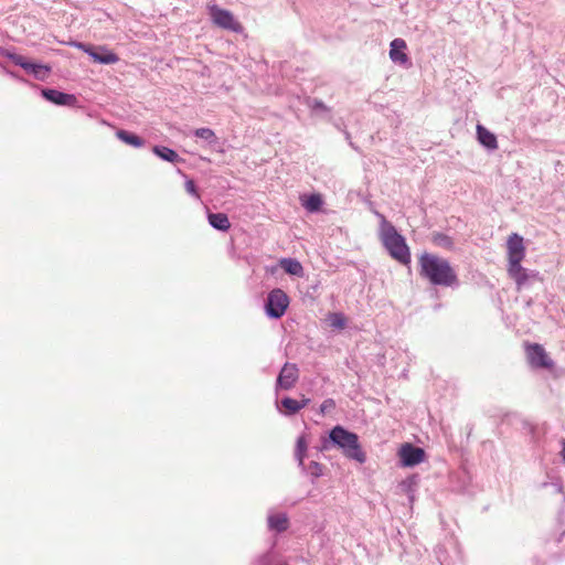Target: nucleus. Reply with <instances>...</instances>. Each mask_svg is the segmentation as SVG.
I'll use <instances>...</instances> for the list:
<instances>
[{
    "instance_id": "1",
    "label": "nucleus",
    "mask_w": 565,
    "mask_h": 565,
    "mask_svg": "<svg viewBox=\"0 0 565 565\" xmlns=\"http://www.w3.org/2000/svg\"><path fill=\"white\" fill-rule=\"evenodd\" d=\"M420 277L430 284L443 287H452L458 284V276L450 263L438 255L423 253L418 257Z\"/></svg>"
},
{
    "instance_id": "2",
    "label": "nucleus",
    "mask_w": 565,
    "mask_h": 565,
    "mask_svg": "<svg viewBox=\"0 0 565 565\" xmlns=\"http://www.w3.org/2000/svg\"><path fill=\"white\" fill-rule=\"evenodd\" d=\"M331 447H337L347 458L355 460L359 463L366 461V454L362 449L359 436L340 425L331 429L329 438L322 444L323 450H329Z\"/></svg>"
},
{
    "instance_id": "3",
    "label": "nucleus",
    "mask_w": 565,
    "mask_h": 565,
    "mask_svg": "<svg viewBox=\"0 0 565 565\" xmlns=\"http://www.w3.org/2000/svg\"><path fill=\"white\" fill-rule=\"evenodd\" d=\"M380 238L391 257L403 265L411 263V252L405 238L384 215H380Z\"/></svg>"
},
{
    "instance_id": "4",
    "label": "nucleus",
    "mask_w": 565,
    "mask_h": 565,
    "mask_svg": "<svg viewBox=\"0 0 565 565\" xmlns=\"http://www.w3.org/2000/svg\"><path fill=\"white\" fill-rule=\"evenodd\" d=\"M207 9L212 22L218 28L236 33H241L243 31V25L235 19L231 11L222 9L216 4H211Z\"/></svg>"
},
{
    "instance_id": "5",
    "label": "nucleus",
    "mask_w": 565,
    "mask_h": 565,
    "mask_svg": "<svg viewBox=\"0 0 565 565\" xmlns=\"http://www.w3.org/2000/svg\"><path fill=\"white\" fill-rule=\"evenodd\" d=\"M289 299L281 289H274L268 294L266 312L269 317L278 319L282 317L288 308Z\"/></svg>"
},
{
    "instance_id": "6",
    "label": "nucleus",
    "mask_w": 565,
    "mask_h": 565,
    "mask_svg": "<svg viewBox=\"0 0 565 565\" xmlns=\"http://www.w3.org/2000/svg\"><path fill=\"white\" fill-rule=\"evenodd\" d=\"M525 351L527 361L532 367L552 369L554 366L553 360L548 356L547 352L541 344H527L525 347Z\"/></svg>"
},
{
    "instance_id": "7",
    "label": "nucleus",
    "mask_w": 565,
    "mask_h": 565,
    "mask_svg": "<svg viewBox=\"0 0 565 565\" xmlns=\"http://www.w3.org/2000/svg\"><path fill=\"white\" fill-rule=\"evenodd\" d=\"M8 57L15 65L21 66L28 73H32L38 79L43 81L50 73V67L42 64H35L26 61V58L20 54L11 53Z\"/></svg>"
},
{
    "instance_id": "8",
    "label": "nucleus",
    "mask_w": 565,
    "mask_h": 565,
    "mask_svg": "<svg viewBox=\"0 0 565 565\" xmlns=\"http://www.w3.org/2000/svg\"><path fill=\"white\" fill-rule=\"evenodd\" d=\"M398 456L403 466L413 467L424 461L425 451L424 449L407 443L401 446Z\"/></svg>"
},
{
    "instance_id": "9",
    "label": "nucleus",
    "mask_w": 565,
    "mask_h": 565,
    "mask_svg": "<svg viewBox=\"0 0 565 565\" xmlns=\"http://www.w3.org/2000/svg\"><path fill=\"white\" fill-rule=\"evenodd\" d=\"M508 264L522 262L525 257L523 237L516 233L511 234L507 241Z\"/></svg>"
},
{
    "instance_id": "10",
    "label": "nucleus",
    "mask_w": 565,
    "mask_h": 565,
    "mask_svg": "<svg viewBox=\"0 0 565 565\" xmlns=\"http://www.w3.org/2000/svg\"><path fill=\"white\" fill-rule=\"evenodd\" d=\"M299 379V370L294 363H286L277 379V386L282 390H290Z\"/></svg>"
},
{
    "instance_id": "11",
    "label": "nucleus",
    "mask_w": 565,
    "mask_h": 565,
    "mask_svg": "<svg viewBox=\"0 0 565 565\" xmlns=\"http://www.w3.org/2000/svg\"><path fill=\"white\" fill-rule=\"evenodd\" d=\"M77 47L82 49L84 52L89 54L95 62L102 64H114L119 61V57L114 52L106 50L105 47H100V53L94 51L90 45H86L83 43L76 44Z\"/></svg>"
},
{
    "instance_id": "12",
    "label": "nucleus",
    "mask_w": 565,
    "mask_h": 565,
    "mask_svg": "<svg viewBox=\"0 0 565 565\" xmlns=\"http://www.w3.org/2000/svg\"><path fill=\"white\" fill-rule=\"evenodd\" d=\"M522 262H515L512 264H508V274L510 278H512L516 284V289L521 290L522 287L530 279V275L527 270L521 265Z\"/></svg>"
},
{
    "instance_id": "13",
    "label": "nucleus",
    "mask_w": 565,
    "mask_h": 565,
    "mask_svg": "<svg viewBox=\"0 0 565 565\" xmlns=\"http://www.w3.org/2000/svg\"><path fill=\"white\" fill-rule=\"evenodd\" d=\"M42 95L46 100L56 105L73 106L77 100L74 95L65 94L56 89H43Z\"/></svg>"
},
{
    "instance_id": "14",
    "label": "nucleus",
    "mask_w": 565,
    "mask_h": 565,
    "mask_svg": "<svg viewBox=\"0 0 565 565\" xmlns=\"http://www.w3.org/2000/svg\"><path fill=\"white\" fill-rule=\"evenodd\" d=\"M407 45L403 39H394L391 42L390 57L394 63L405 65L408 63V56L405 53Z\"/></svg>"
},
{
    "instance_id": "15",
    "label": "nucleus",
    "mask_w": 565,
    "mask_h": 565,
    "mask_svg": "<svg viewBox=\"0 0 565 565\" xmlns=\"http://www.w3.org/2000/svg\"><path fill=\"white\" fill-rule=\"evenodd\" d=\"M477 135L479 142L484 147L489 149L498 148L497 137L482 125H477Z\"/></svg>"
},
{
    "instance_id": "16",
    "label": "nucleus",
    "mask_w": 565,
    "mask_h": 565,
    "mask_svg": "<svg viewBox=\"0 0 565 565\" xmlns=\"http://www.w3.org/2000/svg\"><path fill=\"white\" fill-rule=\"evenodd\" d=\"M268 526L276 532H284L289 526V520L286 513H275L268 516Z\"/></svg>"
},
{
    "instance_id": "17",
    "label": "nucleus",
    "mask_w": 565,
    "mask_h": 565,
    "mask_svg": "<svg viewBox=\"0 0 565 565\" xmlns=\"http://www.w3.org/2000/svg\"><path fill=\"white\" fill-rule=\"evenodd\" d=\"M280 267L289 275L301 277L303 275V267L297 259L281 258L279 260Z\"/></svg>"
},
{
    "instance_id": "18",
    "label": "nucleus",
    "mask_w": 565,
    "mask_h": 565,
    "mask_svg": "<svg viewBox=\"0 0 565 565\" xmlns=\"http://www.w3.org/2000/svg\"><path fill=\"white\" fill-rule=\"evenodd\" d=\"M209 223L216 230L226 232L231 227L230 220L224 213H210Z\"/></svg>"
},
{
    "instance_id": "19",
    "label": "nucleus",
    "mask_w": 565,
    "mask_h": 565,
    "mask_svg": "<svg viewBox=\"0 0 565 565\" xmlns=\"http://www.w3.org/2000/svg\"><path fill=\"white\" fill-rule=\"evenodd\" d=\"M430 241L435 246L441 247L447 250H450L454 247L452 238L444 233H439V232L433 233Z\"/></svg>"
},
{
    "instance_id": "20",
    "label": "nucleus",
    "mask_w": 565,
    "mask_h": 565,
    "mask_svg": "<svg viewBox=\"0 0 565 565\" xmlns=\"http://www.w3.org/2000/svg\"><path fill=\"white\" fill-rule=\"evenodd\" d=\"M116 136L127 145L136 148H140L145 145V141L137 135L128 132L126 130H118Z\"/></svg>"
},
{
    "instance_id": "21",
    "label": "nucleus",
    "mask_w": 565,
    "mask_h": 565,
    "mask_svg": "<svg viewBox=\"0 0 565 565\" xmlns=\"http://www.w3.org/2000/svg\"><path fill=\"white\" fill-rule=\"evenodd\" d=\"M282 413L285 415H294L301 409V404L299 401L294 399L291 397H285L281 401Z\"/></svg>"
},
{
    "instance_id": "22",
    "label": "nucleus",
    "mask_w": 565,
    "mask_h": 565,
    "mask_svg": "<svg viewBox=\"0 0 565 565\" xmlns=\"http://www.w3.org/2000/svg\"><path fill=\"white\" fill-rule=\"evenodd\" d=\"M153 152L161 159L169 162H177L179 160V154L168 147L156 146L153 148Z\"/></svg>"
},
{
    "instance_id": "23",
    "label": "nucleus",
    "mask_w": 565,
    "mask_h": 565,
    "mask_svg": "<svg viewBox=\"0 0 565 565\" xmlns=\"http://www.w3.org/2000/svg\"><path fill=\"white\" fill-rule=\"evenodd\" d=\"M302 205L310 212L320 210L322 205V199L319 194L309 195L302 203Z\"/></svg>"
},
{
    "instance_id": "24",
    "label": "nucleus",
    "mask_w": 565,
    "mask_h": 565,
    "mask_svg": "<svg viewBox=\"0 0 565 565\" xmlns=\"http://www.w3.org/2000/svg\"><path fill=\"white\" fill-rule=\"evenodd\" d=\"M330 326L337 329H344L347 326V318L340 312H333L328 318Z\"/></svg>"
},
{
    "instance_id": "25",
    "label": "nucleus",
    "mask_w": 565,
    "mask_h": 565,
    "mask_svg": "<svg viewBox=\"0 0 565 565\" xmlns=\"http://www.w3.org/2000/svg\"><path fill=\"white\" fill-rule=\"evenodd\" d=\"M194 135L207 141H214L216 139L214 131L210 128H198Z\"/></svg>"
},
{
    "instance_id": "26",
    "label": "nucleus",
    "mask_w": 565,
    "mask_h": 565,
    "mask_svg": "<svg viewBox=\"0 0 565 565\" xmlns=\"http://www.w3.org/2000/svg\"><path fill=\"white\" fill-rule=\"evenodd\" d=\"M307 450V443L303 437L298 438L297 440V447H296V456L299 460V463L302 465L305 454Z\"/></svg>"
},
{
    "instance_id": "27",
    "label": "nucleus",
    "mask_w": 565,
    "mask_h": 565,
    "mask_svg": "<svg viewBox=\"0 0 565 565\" xmlns=\"http://www.w3.org/2000/svg\"><path fill=\"white\" fill-rule=\"evenodd\" d=\"M335 408V402L332 398H327L320 405V414L324 415Z\"/></svg>"
},
{
    "instance_id": "28",
    "label": "nucleus",
    "mask_w": 565,
    "mask_h": 565,
    "mask_svg": "<svg viewBox=\"0 0 565 565\" xmlns=\"http://www.w3.org/2000/svg\"><path fill=\"white\" fill-rule=\"evenodd\" d=\"M309 470L312 476L320 477L322 475L323 467L319 462L312 461L309 465Z\"/></svg>"
},
{
    "instance_id": "29",
    "label": "nucleus",
    "mask_w": 565,
    "mask_h": 565,
    "mask_svg": "<svg viewBox=\"0 0 565 565\" xmlns=\"http://www.w3.org/2000/svg\"><path fill=\"white\" fill-rule=\"evenodd\" d=\"M185 189H186V191H188L189 193H191V194H193V195H195V196H198V198H199V194H198V192H196V186H195V183H194V181H193V180H188V181L185 182Z\"/></svg>"
},
{
    "instance_id": "30",
    "label": "nucleus",
    "mask_w": 565,
    "mask_h": 565,
    "mask_svg": "<svg viewBox=\"0 0 565 565\" xmlns=\"http://www.w3.org/2000/svg\"><path fill=\"white\" fill-rule=\"evenodd\" d=\"M299 402H300V404H301V408H303L305 406H307V405L309 404L310 399H309V398H302V399H301V401H299Z\"/></svg>"
},
{
    "instance_id": "31",
    "label": "nucleus",
    "mask_w": 565,
    "mask_h": 565,
    "mask_svg": "<svg viewBox=\"0 0 565 565\" xmlns=\"http://www.w3.org/2000/svg\"><path fill=\"white\" fill-rule=\"evenodd\" d=\"M561 455L563 457V460L565 461V441H563V449L561 451Z\"/></svg>"
}]
</instances>
